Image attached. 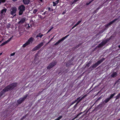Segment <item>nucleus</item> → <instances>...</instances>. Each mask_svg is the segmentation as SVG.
<instances>
[{"instance_id": "obj_57", "label": "nucleus", "mask_w": 120, "mask_h": 120, "mask_svg": "<svg viewBox=\"0 0 120 120\" xmlns=\"http://www.w3.org/2000/svg\"><path fill=\"white\" fill-rule=\"evenodd\" d=\"M50 41H49L46 44V45H47L48 44H49L50 43Z\"/></svg>"}, {"instance_id": "obj_5", "label": "nucleus", "mask_w": 120, "mask_h": 120, "mask_svg": "<svg viewBox=\"0 0 120 120\" xmlns=\"http://www.w3.org/2000/svg\"><path fill=\"white\" fill-rule=\"evenodd\" d=\"M43 45L44 43L43 42H41L33 48L32 50V51H34L39 49Z\"/></svg>"}, {"instance_id": "obj_50", "label": "nucleus", "mask_w": 120, "mask_h": 120, "mask_svg": "<svg viewBox=\"0 0 120 120\" xmlns=\"http://www.w3.org/2000/svg\"><path fill=\"white\" fill-rule=\"evenodd\" d=\"M80 102L78 101L75 104H76V105H77L78 104L79 102Z\"/></svg>"}, {"instance_id": "obj_7", "label": "nucleus", "mask_w": 120, "mask_h": 120, "mask_svg": "<svg viewBox=\"0 0 120 120\" xmlns=\"http://www.w3.org/2000/svg\"><path fill=\"white\" fill-rule=\"evenodd\" d=\"M69 35H68L65 37H63L62 39H60L54 44V45H58L61 42L63 41L66 38L68 37Z\"/></svg>"}, {"instance_id": "obj_45", "label": "nucleus", "mask_w": 120, "mask_h": 120, "mask_svg": "<svg viewBox=\"0 0 120 120\" xmlns=\"http://www.w3.org/2000/svg\"><path fill=\"white\" fill-rule=\"evenodd\" d=\"M76 26V25L75 24V25L73 26L72 28L71 29V30L73 29V28H74L76 26Z\"/></svg>"}, {"instance_id": "obj_28", "label": "nucleus", "mask_w": 120, "mask_h": 120, "mask_svg": "<svg viewBox=\"0 0 120 120\" xmlns=\"http://www.w3.org/2000/svg\"><path fill=\"white\" fill-rule=\"evenodd\" d=\"M103 5L102 4L98 6V7L97 8V10H99V9H100L103 7Z\"/></svg>"}, {"instance_id": "obj_38", "label": "nucleus", "mask_w": 120, "mask_h": 120, "mask_svg": "<svg viewBox=\"0 0 120 120\" xmlns=\"http://www.w3.org/2000/svg\"><path fill=\"white\" fill-rule=\"evenodd\" d=\"M63 70H61L58 73V74H59L61 75L63 73Z\"/></svg>"}, {"instance_id": "obj_34", "label": "nucleus", "mask_w": 120, "mask_h": 120, "mask_svg": "<svg viewBox=\"0 0 120 120\" xmlns=\"http://www.w3.org/2000/svg\"><path fill=\"white\" fill-rule=\"evenodd\" d=\"M13 36L12 37H11L7 41H8V42L10 41L11 39H12V38L13 37Z\"/></svg>"}, {"instance_id": "obj_42", "label": "nucleus", "mask_w": 120, "mask_h": 120, "mask_svg": "<svg viewBox=\"0 0 120 120\" xmlns=\"http://www.w3.org/2000/svg\"><path fill=\"white\" fill-rule=\"evenodd\" d=\"M77 105H76V104H75L73 107V108L75 109H76V108L77 107Z\"/></svg>"}, {"instance_id": "obj_44", "label": "nucleus", "mask_w": 120, "mask_h": 120, "mask_svg": "<svg viewBox=\"0 0 120 120\" xmlns=\"http://www.w3.org/2000/svg\"><path fill=\"white\" fill-rule=\"evenodd\" d=\"M98 10H97V8L94 11V13H96L98 11Z\"/></svg>"}, {"instance_id": "obj_52", "label": "nucleus", "mask_w": 120, "mask_h": 120, "mask_svg": "<svg viewBox=\"0 0 120 120\" xmlns=\"http://www.w3.org/2000/svg\"><path fill=\"white\" fill-rule=\"evenodd\" d=\"M80 102L78 101L75 104H76V105H77L78 104L79 102Z\"/></svg>"}, {"instance_id": "obj_62", "label": "nucleus", "mask_w": 120, "mask_h": 120, "mask_svg": "<svg viewBox=\"0 0 120 120\" xmlns=\"http://www.w3.org/2000/svg\"><path fill=\"white\" fill-rule=\"evenodd\" d=\"M14 1H16L17 0H12Z\"/></svg>"}, {"instance_id": "obj_47", "label": "nucleus", "mask_w": 120, "mask_h": 120, "mask_svg": "<svg viewBox=\"0 0 120 120\" xmlns=\"http://www.w3.org/2000/svg\"><path fill=\"white\" fill-rule=\"evenodd\" d=\"M27 114H26L25 116H24L22 118H25L26 117V116H27Z\"/></svg>"}, {"instance_id": "obj_22", "label": "nucleus", "mask_w": 120, "mask_h": 120, "mask_svg": "<svg viewBox=\"0 0 120 120\" xmlns=\"http://www.w3.org/2000/svg\"><path fill=\"white\" fill-rule=\"evenodd\" d=\"M38 16L39 18L41 19H44L46 17L45 16L44 17H43L41 15H38Z\"/></svg>"}, {"instance_id": "obj_30", "label": "nucleus", "mask_w": 120, "mask_h": 120, "mask_svg": "<svg viewBox=\"0 0 120 120\" xmlns=\"http://www.w3.org/2000/svg\"><path fill=\"white\" fill-rule=\"evenodd\" d=\"M48 13L47 11H45L42 14V15H45V14H48Z\"/></svg>"}, {"instance_id": "obj_18", "label": "nucleus", "mask_w": 120, "mask_h": 120, "mask_svg": "<svg viewBox=\"0 0 120 120\" xmlns=\"http://www.w3.org/2000/svg\"><path fill=\"white\" fill-rule=\"evenodd\" d=\"M107 41L105 40L103 41L101 43L103 46H104L107 43Z\"/></svg>"}, {"instance_id": "obj_61", "label": "nucleus", "mask_w": 120, "mask_h": 120, "mask_svg": "<svg viewBox=\"0 0 120 120\" xmlns=\"http://www.w3.org/2000/svg\"><path fill=\"white\" fill-rule=\"evenodd\" d=\"M80 98V97H79V98H77V100L79 99Z\"/></svg>"}, {"instance_id": "obj_8", "label": "nucleus", "mask_w": 120, "mask_h": 120, "mask_svg": "<svg viewBox=\"0 0 120 120\" xmlns=\"http://www.w3.org/2000/svg\"><path fill=\"white\" fill-rule=\"evenodd\" d=\"M26 18L25 17H23L21 18V20L18 22V24H21L24 23L26 21Z\"/></svg>"}, {"instance_id": "obj_24", "label": "nucleus", "mask_w": 120, "mask_h": 120, "mask_svg": "<svg viewBox=\"0 0 120 120\" xmlns=\"http://www.w3.org/2000/svg\"><path fill=\"white\" fill-rule=\"evenodd\" d=\"M29 44L28 43V42H27L22 45V47L23 48H25L26 47V46Z\"/></svg>"}, {"instance_id": "obj_17", "label": "nucleus", "mask_w": 120, "mask_h": 120, "mask_svg": "<svg viewBox=\"0 0 120 120\" xmlns=\"http://www.w3.org/2000/svg\"><path fill=\"white\" fill-rule=\"evenodd\" d=\"M7 9L6 8H4V9H2L1 12V14H3V13H6Z\"/></svg>"}, {"instance_id": "obj_12", "label": "nucleus", "mask_w": 120, "mask_h": 120, "mask_svg": "<svg viewBox=\"0 0 120 120\" xmlns=\"http://www.w3.org/2000/svg\"><path fill=\"white\" fill-rule=\"evenodd\" d=\"M34 40V38L32 37H31L27 41L28 42V43L30 44V42H32Z\"/></svg>"}, {"instance_id": "obj_51", "label": "nucleus", "mask_w": 120, "mask_h": 120, "mask_svg": "<svg viewBox=\"0 0 120 120\" xmlns=\"http://www.w3.org/2000/svg\"><path fill=\"white\" fill-rule=\"evenodd\" d=\"M80 102L78 101L75 104H76V105H77L78 104L79 102Z\"/></svg>"}, {"instance_id": "obj_4", "label": "nucleus", "mask_w": 120, "mask_h": 120, "mask_svg": "<svg viewBox=\"0 0 120 120\" xmlns=\"http://www.w3.org/2000/svg\"><path fill=\"white\" fill-rule=\"evenodd\" d=\"M28 96L27 94H26L23 96V98H20L17 101V102L19 105H20L26 99Z\"/></svg>"}, {"instance_id": "obj_41", "label": "nucleus", "mask_w": 120, "mask_h": 120, "mask_svg": "<svg viewBox=\"0 0 120 120\" xmlns=\"http://www.w3.org/2000/svg\"><path fill=\"white\" fill-rule=\"evenodd\" d=\"M54 27H52L50 29H49V30H48V32H47V33L48 32H50L51 30L52 29H53V28Z\"/></svg>"}, {"instance_id": "obj_36", "label": "nucleus", "mask_w": 120, "mask_h": 120, "mask_svg": "<svg viewBox=\"0 0 120 120\" xmlns=\"http://www.w3.org/2000/svg\"><path fill=\"white\" fill-rule=\"evenodd\" d=\"M91 63V62L90 61L88 63V64H87L86 66H87L88 67H89L90 65V64Z\"/></svg>"}, {"instance_id": "obj_11", "label": "nucleus", "mask_w": 120, "mask_h": 120, "mask_svg": "<svg viewBox=\"0 0 120 120\" xmlns=\"http://www.w3.org/2000/svg\"><path fill=\"white\" fill-rule=\"evenodd\" d=\"M117 19H115L113 20L107 24L108 25V26H109L110 25L113 24V23L116 21L117 20Z\"/></svg>"}, {"instance_id": "obj_37", "label": "nucleus", "mask_w": 120, "mask_h": 120, "mask_svg": "<svg viewBox=\"0 0 120 120\" xmlns=\"http://www.w3.org/2000/svg\"><path fill=\"white\" fill-rule=\"evenodd\" d=\"M62 117V116H61L58 117L56 119H57L58 120H60L61 118Z\"/></svg>"}, {"instance_id": "obj_3", "label": "nucleus", "mask_w": 120, "mask_h": 120, "mask_svg": "<svg viewBox=\"0 0 120 120\" xmlns=\"http://www.w3.org/2000/svg\"><path fill=\"white\" fill-rule=\"evenodd\" d=\"M17 11V9L16 7H12L10 10L11 12L10 14L11 15H13V17L15 16H16L15 13Z\"/></svg>"}, {"instance_id": "obj_26", "label": "nucleus", "mask_w": 120, "mask_h": 120, "mask_svg": "<svg viewBox=\"0 0 120 120\" xmlns=\"http://www.w3.org/2000/svg\"><path fill=\"white\" fill-rule=\"evenodd\" d=\"M8 43V42L7 41L4 42L3 43H2V44H1L0 45V46H2L6 44H7Z\"/></svg>"}, {"instance_id": "obj_25", "label": "nucleus", "mask_w": 120, "mask_h": 120, "mask_svg": "<svg viewBox=\"0 0 120 120\" xmlns=\"http://www.w3.org/2000/svg\"><path fill=\"white\" fill-rule=\"evenodd\" d=\"M116 94V93H114L113 94H111L109 98L111 99Z\"/></svg>"}, {"instance_id": "obj_14", "label": "nucleus", "mask_w": 120, "mask_h": 120, "mask_svg": "<svg viewBox=\"0 0 120 120\" xmlns=\"http://www.w3.org/2000/svg\"><path fill=\"white\" fill-rule=\"evenodd\" d=\"M59 0H57L56 1L54 2L53 1L52 2V3L53 4V6H55L56 5L58 4V3L59 2Z\"/></svg>"}, {"instance_id": "obj_23", "label": "nucleus", "mask_w": 120, "mask_h": 120, "mask_svg": "<svg viewBox=\"0 0 120 120\" xmlns=\"http://www.w3.org/2000/svg\"><path fill=\"white\" fill-rule=\"evenodd\" d=\"M111 99L109 98H108L106 99L104 101L105 103H106L108 102Z\"/></svg>"}, {"instance_id": "obj_48", "label": "nucleus", "mask_w": 120, "mask_h": 120, "mask_svg": "<svg viewBox=\"0 0 120 120\" xmlns=\"http://www.w3.org/2000/svg\"><path fill=\"white\" fill-rule=\"evenodd\" d=\"M27 27L28 29H30V26L29 25V24H28V26Z\"/></svg>"}, {"instance_id": "obj_43", "label": "nucleus", "mask_w": 120, "mask_h": 120, "mask_svg": "<svg viewBox=\"0 0 120 120\" xmlns=\"http://www.w3.org/2000/svg\"><path fill=\"white\" fill-rule=\"evenodd\" d=\"M15 54V52H13V53H11L10 55L11 56H13Z\"/></svg>"}, {"instance_id": "obj_16", "label": "nucleus", "mask_w": 120, "mask_h": 120, "mask_svg": "<svg viewBox=\"0 0 120 120\" xmlns=\"http://www.w3.org/2000/svg\"><path fill=\"white\" fill-rule=\"evenodd\" d=\"M105 60V58H102L100 60H98L97 61L98 62V64H100L104 60Z\"/></svg>"}, {"instance_id": "obj_6", "label": "nucleus", "mask_w": 120, "mask_h": 120, "mask_svg": "<svg viewBox=\"0 0 120 120\" xmlns=\"http://www.w3.org/2000/svg\"><path fill=\"white\" fill-rule=\"evenodd\" d=\"M57 63L55 61L51 63L47 67L48 69H50L52 68L54 66L56 65Z\"/></svg>"}, {"instance_id": "obj_19", "label": "nucleus", "mask_w": 120, "mask_h": 120, "mask_svg": "<svg viewBox=\"0 0 120 120\" xmlns=\"http://www.w3.org/2000/svg\"><path fill=\"white\" fill-rule=\"evenodd\" d=\"M117 73L116 72L113 73L111 75V76L113 78L115 77L117 75Z\"/></svg>"}, {"instance_id": "obj_40", "label": "nucleus", "mask_w": 120, "mask_h": 120, "mask_svg": "<svg viewBox=\"0 0 120 120\" xmlns=\"http://www.w3.org/2000/svg\"><path fill=\"white\" fill-rule=\"evenodd\" d=\"M102 46H102V45H101V43L99 44L98 46V47L99 48H100Z\"/></svg>"}, {"instance_id": "obj_15", "label": "nucleus", "mask_w": 120, "mask_h": 120, "mask_svg": "<svg viewBox=\"0 0 120 120\" xmlns=\"http://www.w3.org/2000/svg\"><path fill=\"white\" fill-rule=\"evenodd\" d=\"M105 60V58H102L100 60H98L97 61L98 62V64H100L104 60Z\"/></svg>"}, {"instance_id": "obj_56", "label": "nucleus", "mask_w": 120, "mask_h": 120, "mask_svg": "<svg viewBox=\"0 0 120 120\" xmlns=\"http://www.w3.org/2000/svg\"><path fill=\"white\" fill-rule=\"evenodd\" d=\"M65 13V12H63L62 13V14L63 15H64Z\"/></svg>"}, {"instance_id": "obj_31", "label": "nucleus", "mask_w": 120, "mask_h": 120, "mask_svg": "<svg viewBox=\"0 0 120 120\" xmlns=\"http://www.w3.org/2000/svg\"><path fill=\"white\" fill-rule=\"evenodd\" d=\"M38 11V10L37 9H35L33 11V13L35 14Z\"/></svg>"}, {"instance_id": "obj_9", "label": "nucleus", "mask_w": 120, "mask_h": 120, "mask_svg": "<svg viewBox=\"0 0 120 120\" xmlns=\"http://www.w3.org/2000/svg\"><path fill=\"white\" fill-rule=\"evenodd\" d=\"M99 65V64H98V63L97 62L94 64H93L92 65L90 66V68H94L98 66V65Z\"/></svg>"}, {"instance_id": "obj_35", "label": "nucleus", "mask_w": 120, "mask_h": 120, "mask_svg": "<svg viewBox=\"0 0 120 120\" xmlns=\"http://www.w3.org/2000/svg\"><path fill=\"white\" fill-rule=\"evenodd\" d=\"M82 43H81L80 44H79L78 45H77L76 46V48H78L80 45L82 44Z\"/></svg>"}, {"instance_id": "obj_13", "label": "nucleus", "mask_w": 120, "mask_h": 120, "mask_svg": "<svg viewBox=\"0 0 120 120\" xmlns=\"http://www.w3.org/2000/svg\"><path fill=\"white\" fill-rule=\"evenodd\" d=\"M23 2L24 4L27 5L29 3L30 0H23Z\"/></svg>"}, {"instance_id": "obj_27", "label": "nucleus", "mask_w": 120, "mask_h": 120, "mask_svg": "<svg viewBox=\"0 0 120 120\" xmlns=\"http://www.w3.org/2000/svg\"><path fill=\"white\" fill-rule=\"evenodd\" d=\"M77 101V99H76L75 100V101H73L71 103V104L70 106H71L74 104L75 103H76Z\"/></svg>"}, {"instance_id": "obj_10", "label": "nucleus", "mask_w": 120, "mask_h": 120, "mask_svg": "<svg viewBox=\"0 0 120 120\" xmlns=\"http://www.w3.org/2000/svg\"><path fill=\"white\" fill-rule=\"evenodd\" d=\"M73 59H71V60H70L66 64V66L67 67H68L70 65H72V64L70 63V62H71V61H73Z\"/></svg>"}, {"instance_id": "obj_53", "label": "nucleus", "mask_w": 120, "mask_h": 120, "mask_svg": "<svg viewBox=\"0 0 120 120\" xmlns=\"http://www.w3.org/2000/svg\"><path fill=\"white\" fill-rule=\"evenodd\" d=\"M80 102L78 101L75 104H76V105H77L78 104L79 102Z\"/></svg>"}, {"instance_id": "obj_29", "label": "nucleus", "mask_w": 120, "mask_h": 120, "mask_svg": "<svg viewBox=\"0 0 120 120\" xmlns=\"http://www.w3.org/2000/svg\"><path fill=\"white\" fill-rule=\"evenodd\" d=\"M48 10L49 11H53V10L52 9H51L49 7L48 8Z\"/></svg>"}, {"instance_id": "obj_2", "label": "nucleus", "mask_w": 120, "mask_h": 120, "mask_svg": "<svg viewBox=\"0 0 120 120\" xmlns=\"http://www.w3.org/2000/svg\"><path fill=\"white\" fill-rule=\"evenodd\" d=\"M25 7L23 4H21L18 8V9L19 10V15H21L23 14L24 11L25 10Z\"/></svg>"}, {"instance_id": "obj_39", "label": "nucleus", "mask_w": 120, "mask_h": 120, "mask_svg": "<svg viewBox=\"0 0 120 120\" xmlns=\"http://www.w3.org/2000/svg\"><path fill=\"white\" fill-rule=\"evenodd\" d=\"M87 95L86 94L84 95L81 98L82 100L83 99H84L87 96Z\"/></svg>"}, {"instance_id": "obj_55", "label": "nucleus", "mask_w": 120, "mask_h": 120, "mask_svg": "<svg viewBox=\"0 0 120 120\" xmlns=\"http://www.w3.org/2000/svg\"><path fill=\"white\" fill-rule=\"evenodd\" d=\"M86 5H89V4H90L89 3H87L86 4Z\"/></svg>"}, {"instance_id": "obj_60", "label": "nucleus", "mask_w": 120, "mask_h": 120, "mask_svg": "<svg viewBox=\"0 0 120 120\" xmlns=\"http://www.w3.org/2000/svg\"><path fill=\"white\" fill-rule=\"evenodd\" d=\"M2 54V52L0 53V56H1Z\"/></svg>"}, {"instance_id": "obj_20", "label": "nucleus", "mask_w": 120, "mask_h": 120, "mask_svg": "<svg viewBox=\"0 0 120 120\" xmlns=\"http://www.w3.org/2000/svg\"><path fill=\"white\" fill-rule=\"evenodd\" d=\"M43 35V34H41V33H40L38 34L37 35L36 38L39 37L40 38H41Z\"/></svg>"}, {"instance_id": "obj_49", "label": "nucleus", "mask_w": 120, "mask_h": 120, "mask_svg": "<svg viewBox=\"0 0 120 120\" xmlns=\"http://www.w3.org/2000/svg\"><path fill=\"white\" fill-rule=\"evenodd\" d=\"M80 102L78 101L75 104H76V105H77L78 104L79 102Z\"/></svg>"}, {"instance_id": "obj_32", "label": "nucleus", "mask_w": 120, "mask_h": 120, "mask_svg": "<svg viewBox=\"0 0 120 120\" xmlns=\"http://www.w3.org/2000/svg\"><path fill=\"white\" fill-rule=\"evenodd\" d=\"M81 20H79L77 22V23L75 25H76V26H77L80 23H81Z\"/></svg>"}, {"instance_id": "obj_64", "label": "nucleus", "mask_w": 120, "mask_h": 120, "mask_svg": "<svg viewBox=\"0 0 120 120\" xmlns=\"http://www.w3.org/2000/svg\"><path fill=\"white\" fill-rule=\"evenodd\" d=\"M118 47L119 48H120V45H119L118 46Z\"/></svg>"}, {"instance_id": "obj_21", "label": "nucleus", "mask_w": 120, "mask_h": 120, "mask_svg": "<svg viewBox=\"0 0 120 120\" xmlns=\"http://www.w3.org/2000/svg\"><path fill=\"white\" fill-rule=\"evenodd\" d=\"M82 113V112H80L74 118H73L71 120H74L78 116H79L80 115H81Z\"/></svg>"}, {"instance_id": "obj_54", "label": "nucleus", "mask_w": 120, "mask_h": 120, "mask_svg": "<svg viewBox=\"0 0 120 120\" xmlns=\"http://www.w3.org/2000/svg\"><path fill=\"white\" fill-rule=\"evenodd\" d=\"M82 100V99L81 98V99H79V100L78 101L79 102H80V101H81Z\"/></svg>"}, {"instance_id": "obj_63", "label": "nucleus", "mask_w": 120, "mask_h": 120, "mask_svg": "<svg viewBox=\"0 0 120 120\" xmlns=\"http://www.w3.org/2000/svg\"><path fill=\"white\" fill-rule=\"evenodd\" d=\"M94 0H91V1H90L92 2H93V1H94Z\"/></svg>"}, {"instance_id": "obj_33", "label": "nucleus", "mask_w": 120, "mask_h": 120, "mask_svg": "<svg viewBox=\"0 0 120 120\" xmlns=\"http://www.w3.org/2000/svg\"><path fill=\"white\" fill-rule=\"evenodd\" d=\"M79 0H74L73 2L72 3V4H74V3H76V2H77V1H79Z\"/></svg>"}, {"instance_id": "obj_46", "label": "nucleus", "mask_w": 120, "mask_h": 120, "mask_svg": "<svg viewBox=\"0 0 120 120\" xmlns=\"http://www.w3.org/2000/svg\"><path fill=\"white\" fill-rule=\"evenodd\" d=\"M109 26H108L107 24L105 25V26L106 28L108 27Z\"/></svg>"}, {"instance_id": "obj_1", "label": "nucleus", "mask_w": 120, "mask_h": 120, "mask_svg": "<svg viewBox=\"0 0 120 120\" xmlns=\"http://www.w3.org/2000/svg\"><path fill=\"white\" fill-rule=\"evenodd\" d=\"M17 83L14 82L10 84L5 87L0 92V98H1L6 92L9 91L14 89V88L17 86Z\"/></svg>"}, {"instance_id": "obj_59", "label": "nucleus", "mask_w": 120, "mask_h": 120, "mask_svg": "<svg viewBox=\"0 0 120 120\" xmlns=\"http://www.w3.org/2000/svg\"><path fill=\"white\" fill-rule=\"evenodd\" d=\"M91 2H92L91 1H90L89 3L90 4H91Z\"/></svg>"}, {"instance_id": "obj_58", "label": "nucleus", "mask_w": 120, "mask_h": 120, "mask_svg": "<svg viewBox=\"0 0 120 120\" xmlns=\"http://www.w3.org/2000/svg\"><path fill=\"white\" fill-rule=\"evenodd\" d=\"M41 2H42L43 1V0H39Z\"/></svg>"}]
</instances>
